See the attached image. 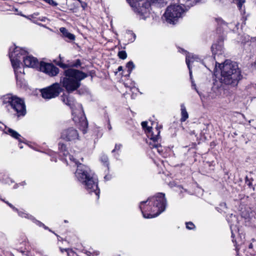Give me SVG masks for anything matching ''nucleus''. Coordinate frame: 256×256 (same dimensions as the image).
<instances>
[{
  "instance_id": "nucleus-11",
  "label": "nucleus",
  "mask_w": 256,
  "mask_h": 256,
  "mask_svg": "<svg viewBox=\"0 0 256 256\" xmlns=\"http://www.w3.org/2000/svg\"><path fill=\"white\" fill-rule=\"evenodd\" d=\"M80 136L78 130L72 128H68L63 130L60 134V138L63 140L75 143L80 140Z\"/></svg>"
},
{
  "instance_id": "nucleus-5",
  "label": "nucleus",
  "mask_w": 256,
  "mask_h": 256,
  "mask_svg": "<svg viewBox=\"0 0 256 256\" xmlns=\"http://www.w3.org/2000/svg\"><path fill=\"white\" fill-rule=\"evenodd\" d=\"M61 100L64 104L71 108L73 120L83 132L86 133L88 123L84 116L82 106L75 102L74 98L68 94H63L61 96Z\"/></svg>"
},
{
  "instance_id": "nucleus-27",
  "label": "nucleus",
  "mask_w": 256,
  "mask_h": 256,
  "mask_svg": "<svg viewBox=\"0 0 256 256\" xmlns=\"http://www.w3.org/2000/svg\"><path fill=\"white\" fill-rule=\"evenodd\" d=\"M186 227L188 230H192L194 228V225L192 222H186Z\"/></svg>"
},
{
  "instance_id": "nucleus-13",
  "label": "nucleus",
  "mask_w": 256,
  "mask_h": 256,
  "mask_svg": "<svg viewBox=\"0 0 256 256\" xmlns=\"http://www.w3.org/2000/svg\"><path fill=\"white\" fill-rule=\"evenodd\" d=\"M38 70L50 76H54L59 72V70L54 64L45 62H40Z\"/></svg>"
},
{
  "instance_id": "nucleus-7",
  "label": "nucleus",
  "mask_w": 256,
  "mask_h": 256,
  "mask_svg": "<svg viewBox=\"0 0 256 256\" xmlns=\"http://www.w3.org/2000/svg\"><path fill=\"white\" fill-rule=\"evenodd\" d=\"M86 76V74L79 70L68 68L64 71L60 82L66 92L70 93L77 90L80 86V81Z\"/></svg>"
},
{
  "instance_id": "nucleus-26",
  "label": "nucleus",
  "mask_w": 256,
  "mask_h": 256,
  "mask_svg": "<svg viewBox=\"0 0 256 256\" xmlns=\"http://www.w3.org/2000/svg\"><path fill=\"white\" fill-rule=\"evenodd\" d=\"M118 56L119 58L122 60H124L127 57V54L126 52L124 50H122L118 52Z\"/></svg>"
},
{
  "instance_id": "nucleus-44",
  "label": "nucleus",
  "mask_w": 256,
  "mask_h": 256,
  "mask_svg": "<svg viewBox=\"0 0 256 256\" xmlns=\"http://www.w3.org/2000/svg\"><path fill=\"white\" fill-rule=\"evenodd\" d=\"M84 5H86V4H84V5H82V7L84 8Z\"/></svg>"
},
{
  "instance_id": "nucleus-10",
  "label": "nucleus",
  "mask_w": 256,
  "mask_h": 256,
  "mask_svg": "<svg viewBox=\"0 0 256 256\" xmlns=\"http://www.w3.org/2000/svg\"><path fill=\"white\" fill-rule=\"evenodd\" d=\"M142 8L138 10L140 18L146 19L149 16L151 7H162L166 4V0H142L140 3Z\"/></svg>"
},
{
  "instance_id": "nucleus-18",
  "label": "nucleus",
  "mask_w": 256,
  "mask_h": 256,
  "mask_svg": "<svg viewBox=\"0 0 256 256\" xmlns=\"http://www.w3.org/2000/svg\"><path fill=\"white\" fill-rule=\"evenodd\" d=\"M60 30L62 33L64 37L67 38L70 40H75L74 35L69 32L65 28H60Z\"/></svg>"
},
{
  "instance_id": "nucleus-16",
  "label": "nucleus",
  "mask_w": 256,
  "mask_h": 256,
  "mask_svg": "<svg viewBox=\"0 0 256 256\" xmlns=\"http://www.w3.org/2000/svg\"><path fill=\"white\" fill-rule=\"evenodd\" d=\"M60 60L56 62V64L60 66V68H65L68 67H78V66H80L81 64V62L80 60H76V61L71 62L70 63H68V64H64L62 58H60Z\"/></svg>"
},
{
  "instance_id": "nucleus-21",
  "label": "nucleus",
  "mask_w": 256,
  "mask_h": 256,
  "mask_svg": "<svg viewBox=\"0 0 256 256\" xmlns=\"http://www.w3.org/2000/svg\"><path fill=\"white\" fill-rule=\"evenodd\" d=\"M88 256H98L100 252L98 250H94L93 249H90L89 250H86L85 252Z\"/></svg>"
},
{
  "instance_id": "nucleus-31",
  "label": "nucleus",
  "mask_w": 256,
  "mask_h": 256,
  "mask_svg": "<svg viewBox=\"0 0 256 256\" xmlns=\"http://www.w3.org/2000/svg\"><path fill=\"white\" fill-rule=\"evenodd\" d=\"M112 176L110 174H106L104 176V178L106 180H109L111 179Z\"/></svg>"
},
{
  "instance_id": "nucleus-43",
  "label": "nucleus",
  "mask_w": 256,
  "mask_h": 256,
  "mask_svg": "<svg viewBox=\"0 0 256 256\" xmlns=\"http://www.w3.org/2000/svg\"><path fill=\"white\" fill-rule=\"evenodd\" d=\"M52 161H55V162H56V160H54V159L52 158Z\"/></svg>"
},
{
  "instance_id": "nucleus-6",
  "label": "nucleus",
  "mask_w": 256,
  "mask_h": 256,
  "mask_svg": "<svg viewBox=\"0 0 256 256\" xmlns=\"http://www.w3.org/2000/svg\"><path fill=\"white\" fill-rule=\"evenodd\" d=\"M212 51L214 57L209 56L206 58H202L198 56L192 54H188L186 56V62L189 70V73L190 79H192V66H196V64L199 62L200 64L204 66L208 69L210 70V66L213 65L214 63V59L216 54H222L224 52L222 44H214L212 46Z\"/></svg>"
},
{
  "instance_id": "nucleus-20",
  "label": "nucleus",
  "mask_w": 256,
  "mask_h": 256,
  "mask_svg": "<svg viewBox=\"0 0 256 256\" xmlns=\"http://www.w3.org/2000/svg\"><path fill=\"white\" fill-rule=\"evenodd\" d=\"M100 160L103 164V165L106 166V171L108 172L109 171V163L108 156L104 154H102L100 158Z\"/></svg>"
},
{
  "instance_id": "nucleus-37",
  "label": "nucleus",
  "mask_w": 256,
  "mask_h": 256,
  "mask_svg": "<svg viewBox=\"0 0 256 256\" xmlns=\"http://www.w3.org/2000/svg\"><path fill=\"white\" fill-rule=\"evenodd\" d=\"M220 24L222 25H225L226 24V23L223 20H220Z\"/></svg>"
},
{
  "instance_id": "nucleus-40",
  "label": "nucleus",
  "mask_w": 256,
  "mask_h": 256,
  "mask_svg": "<svg viewBox=\"0 0 256 256\" xmlns=\"http://www.w3.org/2000/svg\"><path fill=\"white\" fill-rule=\"evenodd\" d=\"M231 218H232V219H234V220H236V216H232H232H231Z\"/></svg>"
},
{
  "instance_id": "nucleus-8",
  "label": "nucleus",
  "mask_w": 256,
  "mask_h": 256,
  "mask_svg": "<svg viewBox=\"0 0 256 256\" xmlns=\"http://www.w3.org/2000/svg\"><path fill=\"white\" fill-rule=\"evenodd\" d=\"M4 104H6L8 110L14 112L17 117L24 116L26 113V106L24 100L16 96L8 94L2 98Z\"/></svg>"
},
{
  "instance_id": "nucleus-46",
  "label": "nucleus",
  "mask_w": 256,
  "mask_h": 256,
  "mask_svg": "<svg viewBox=\"0 0 256 256\" xmlns=\"http://www.w3.org/2000/svg\"><path fill=\"white\" fill-rule=\"evenodd\" d=\"M84 5H86V4H84V5H82V7L84 8Z\"/></svg>"
},
{
  "instance_id": "nucleus-23",
  "label": "nucleus",
  "mask_w": 256,
  "mask_h": 256,
  "mask_svg": "<svg viewBox=\"0 0 256 256\" xmlns=\"http://www.w3.org/2000/svg\"><path fill=\"white\" fill-rule=\"evenodd\" d=\"M230 228L232 232V237L233 238L232 242H234L236 241V240L234 239V232H236L238 228L236 225H234V224L231 223H230Z\"/></svg>"
},
{
  "instance_id": "nucleus-39",
  "label": "nucleus",
  "mask_w": 256,
  "mask_h": 256,
  "mask_svg": "<svg viewBox=\"0 0 256 256\" xmlns=\"http://www.w3.org/2000/svg\"><path fill=\"white\" fill-rule=\"evenodd\" d=\"M118 70L119 72L122 70V66H118Z\"/></svg>"
},
{
  "instance_id": "nucleus-25",
  "label": "nucleus",
  "mask_w": 256,
  "mask_h": 256,
  "mask_svg": "<svg viewBox=\"0 0 256 256\" xmlns=\"http://www.w3.org/2000/svg\"><path fill=\"white\" fill-rule=\"evenodd\" d=\"M127 36H129L130 38V39L129 40V42H133L135 40V39H136V36L132 31L128 32H127Z\"/></svg>"
},
{
  "instance_id": "nucleus-17",
  "label": "nucleus",
  "mask_w": 256,
  "mask_h": 256,
  "mask_svg": "<svg viewBox=\"0 0 256 256\" xmlns=\"http://www.w3.org/2000/svg\"><path fill=\"white\" fill-rule=\"evenodd\" d=\"M141 0H126L130 5L134 8V10L138 14V10L142 8V4H140Z\"/></svg>"
},
{
  "instance_id": "nucleus-14",
  "label": "nucleus",
  "mask_w": 256,
  "mask_h": 256,
  "mask_svg": "<svg viewBox=\"0 0 256 256\" xmlns=\"http://www.w3.org/2000/svg\"><path fill=\"white\" fill-rule=\"evenodd\" d=\"M16 212H18V215L20 216L30 220H32L34 223H35L38 226H39L40 227L42 226L45 230H48L50 232H52L51 230H50L48 228V226H45L43 223H42V222H40L39 220H36L32 216L26 212L25 211H24L23 210H19L18 209L17 210H16Z\"/></svg>"
},
{
  "instance_id": "nucleus-35",
  "label": "nucleus",
  "mask_w": 256,
  "mask_h": 256,
  "mask_svg": "<svg viewBox=\"0 0 256 256\" xmlns=\"http://www.w3.org/2000/svg\"><path fill=\"white\" fill-rule=\"evenodd\" d=\"M20 15L26 18H27L28 20H32V19H33L32 18H31L30 15V16H25V15L22 14H20Z\"/></svg>"
},
{
  "instance_id": "nucleus-1",
  "label": "nucleus",
  "mask_w": 256,
  "mask_h": 256,
  "mask_svg": "<svg viewBox=\"0 0 256 256\" xmlns=\"http://www.w3.org/2000/svg\"><path fill=\"white\" fill-rule=\"evenodd\" d=\"M58 149L60 153L62 154L64 156L62 160H64L67 164L70 166L74 164L77 166V169L74 174L77 180L84 184L87 191L92 195H94L96 200H98L100 197V190L98 187V178L94 176L90 168L82 164H78V154H75L76 158H74L72 155L68 152L64 144L60 143Z\"/></svg>"
},
{
  "instance_id": "nucleus-36",
  "label": "nucleus",
  "mask_w": 256,
  "mask_h": 256,
  "mask_svg": "<svg viewBox=\"0 0 256 256\" xmlns=\"http://www.w3.org/2000/svg\"><path fill=\"white\" fill-rule=\"evenodd\" d=\"M46 19H47V18L44 16L40 17L38 18V20L41 22H46Z\"/></svg>"
},
{
  "instance_id": "nucleus-42",
  "label": "nucleus",
  "mask_w": 256,
  "mask_h": 256,
  "mask_svg": "<svg viewBox=\"0 0 256 256\" xmlns=\"http://www.w3.org/2000/svg\"><path fill=\"white\" fill-rule=\"evenodd\" d=\"M236 248L237 252H238V248L237 246H236Z\"/></svg>"
},
{
  "instance_id": "nucleus-45",
  "label": "nucleus",
  "mask_w": 256,
  "mask_h": 256,
  "mask_svg": "<svg viewBox=\"0 0 256 256\" xmlns=\"http://www.w3.org/2000/svg\"><path fill=\"white\" fill-rule=\"evenodd\" d=\"M84 5H86V4H84V5H82V7L84 8Z\"/></svg>"
},
{
  "instance_id": "nucleus-15",
  "label": "nucleus",
  "mask_w": 256,
  "mask_h": 256,
  "mask_svg": "<svg viewBox=\"0 0 256 256\" xmlns=\"http://www.w3.org/2000/svg\"><path fill=\"white\" fill-rule=\"evenodd\" d=\"M4 132L6 134H9L12 138L18 140L20 142L18 144L19 148H23L22 142H24V138H23L17 132L10 128H6L4 130Z\"/></svg>"
},
{
  "instance_id": "nucleus-32",
  "label": "nucleus",
  "mask_w": 256,
  "mask_h": 256,
  "mask_svg": "<svg viewBox=\"0 0 256 256\" xmlns=\"http://www.w3.org/2000/svg\"><path fill=\"white\" fill-rule=\"evenodd\" d=\"M8 206H10L14 211H16L17 210L18 208H16V207H14L12 204H11L9 203L8 202H6Z\"/></svg>"
},
{
  "instance_id": "nucleus-30",
  "label": "nucleus",
  "mask_w": 256,
  "mask_h": 256,
  "mask_svg": "<svg viewBox=\"0 0 256 256\" xmlns=\"http://www.w3.org/2000/svg\"><path fill=\"white\" fill-rule=\"evenodd\" d=\"M60 250L62 253L64 252H66L68 254V251L72 250V249L70 248H60Z\"/></svg>"
},
{
  "instance_id": "nucleus-2",
  "label": "nucleus",
  "mask_w": 256,
  "mask_h": 256,
  "mask_svg": "<svg viewBox=\"0 0 256 256\" xmlns=\"http://www.w3.org/2000/svg\"><path fill=\"white\" fill-rule=\"evenodd\" d=\"M27 51L20 47L13 46L10 48L9 57L14 68L16 82L21 86L24 80L20 74H24V69L20 66V60L23 59L24 64L26 67L39 68L40 64L38 59L31 56H27Z\"/></svg>"
},
{
  "instance_id": "nucleus-34",
  "label": "nucleus",
  "mask_w": 256,
  "mask_h": 256,
  "mask_svg": "<svg viewBox=\"0 0 256 256\" xmlns=\"http://www.w3.org/2000/svg\"><path fill=\"white\" fill-rule=\"evenodd\" d=\"M220 206L222 208H226V204L225 202H222L220 204Z\"/></svg>"
},
{
  "instance_id": "nucleus-29",
  "label": "nucleus",
  "mask_w": 256,
  "mask_h": 256,
  "mask_svg": "<svg viewBox=\"0 0 256 256\" xmlns=\"http://www.w3.org/2000/svg\"><path fill=\"white\" fill-rule=\"evenodd\" d=\"M68 252V256H78L74 250H69Z\"/></svg>"
},
{
  "instance_id": "nucleus-12",
  "label": "nucleus",
  "mask_w": 256,
  "mask_h": 256,
  "mask_svg": "<svg viewBox=\"0 0 256 256\" xmlns=\"http://www.w3.org/2000/svg\"><path fill=\"white\" fill-rule=\"evenodd\" d=\"M62 90L60 86L58 83H55L49 87L42 90V95L45 99L54 98L58 96Z\"/></svg>"
},
{
  "instance_id": "nucleus-9",
  "label": "nucleus",
  "mask_w": 256,
  "mask_h": 256,
  "mask_svg": "<svg viewBox=\"0 0 256 256\" xmlns=\"http://www.w3.org/2000/svg\"><path fill=\"white\" fill-rule=\"evenodd\" d=\"M142 126L149 140L147 141L150 148L152 152L155 154L156 152L160 155H162V148L159 143L160 139V130L157 127L154 130H152V127L148 126L147 122H142Z\"/></svg>"
},
{
  "instance_id": "nucleus-24",
  "label": "nucleus",
  "mask_w": 256,
  "mask_h": 256,
  "mask_svg": "<svg viewBox=\"0 0 256 256\" xmlns=\"http://www.w3.org/2000/svg\"><path fill=\"white\" fill-rule=\"evenodd\" d=\"M234 2L236 4L239 10H242V5L245 2V0H234Z\"/></svg>"
},
{
  "instance_id": "nucleus-38",
  "label": "nucleus",
  "mask_w": 256,
  "mask_h": 256,
  "mask_svg": "<svg viewBox=\"0 0 256 256\" xmlns=\"http://www.w3.org/2000/svg\"><path fill=\"white\" fill-rule=\"evenodd\" d=\"M192 87L194 88V89L197 91V92H198V91L197 90L196 88V84H194L193 83V82H192Z\"/></svg>"
},
{
  "instance_id": "nucleus-33",
  "label": "nucleus",
  "mask_w": 256,
  "mask_h": 256,
  "mask_svg": "<svg viewBox=\"0 0 256 256\" xmlns=\"http://www.w3.org/2000/svg\"><path fill=\"white\" fill-rule=\"evenodd\" d=\"M40 14L39 12H34V13L33 14H31L30 15V16L33 19H34L36 18V17L38 16Z\"/></svg>"
},
{
  "instance_id": "nucleus-3",
  "label": "nucleus",
  "mask_w": 256,
  "mask_h": 256,
  "mask_svg": "<svg viewBox=\"0 0 256 256\" xmlns=\"http://www.w3.org/2000/svg\"><path fill=\"white\" fill-rule=\"evenodd\" d=\"M217 64L219 65L218 68L220 70V82L232 86H237L242 77L237 63L230 60H226L222 66L216 62L214 68L216 70L214 73L216 76L217 75Z\"/></svg>"
},
{
  "instance_id": "nucleus-4",
  "label": "nucleus",
  "mask_w": 256,
  "mask_h": 256,
  "mask_svg": "<svg viewBox=\"0 0 256 256\" xmlns=\"http://www.w3.org/2000/svg\"><path fill=\"white\" fill-rule=\"evenodd\" d=\"M166 206L164 194L158 193L146 201L140 202L139 206L144 218H152L158 216L164 212Z\"/></svg>"
},
{
  "instance_id": "nucleus-28",
  "label": "nucleus",
  "mask_w": 256,
  "mask_h": 256,
  "mask_svg": "<svg viewBox=\"0 0 256 256\" xmlns=\"http://www.w3.org/2000/svg\"><path fill=\"white\" fill-rule=\"evenodd\" d=\"M122 147V144H116L115 146V148L114 150H112V152H114L116 151L119 150Z\"/></svg>"
},
{
  "instance_id": "nucleus-19",
  "label": "nucleus",
  "mask_w": 256,
  "mask_h": 256,
  "mask_svg": "<svg viewBox=\"0 0 256 256\" xmlns=\"http://www.w3.org/2000/svg\"><path fill=\"white\" fill-rule=\"evenodd\" d=\"M181 122H185L188 118V114L184 104H180Z\"/></svg>"
},
{
  "instance_id": "nucleus-22",
  "label": "nucleus",
  "mask_w": 256,
  "mask_h": 256,
  "mask_svg": "<svg viewBox=\"0 0 256 256\" xmlns=\"http://www.w3.org/2000/svg\"><path fill=\"white\" fill-rule=\"evenodd\" d=\"M126 67L128 69V74H130L132 72V70L134 68V64L132 62L130 61L127 63Z\"/></svg>"
},
{
  "instance_id": "nucleus-41",
  "label": "nucleus",
  "mask_w": 256,
  "mask_h": 256,
  "mask_svg": "<svg viewBox=\"0 0 256 256\" xmlns=\"http://www.w3.org/2000/svg\"><path fill=\"white\" fill-rule=\"evenodd\" d=\"M248 247L250 248H252V244H250L248 246Z\"/></svg>"
}]
</instances>
